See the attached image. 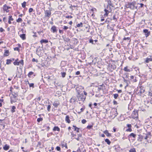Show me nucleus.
Segmentation results:
<instances>
[{
    "label": "nucleus",
    "instance_id": "nucleus-1",
    "mask_svg": "<svg viewBox=\"0 0 152 152\" xmlns=\"http://www.w3.org/2000/svg\"><path fill=\"white\" fill-rule=\"evenodd\" d=\"M136 4V2L135 1H132L128 2L127 4H126V7L127 8H130L132 10H134L135 8L136 9H137V7H135V5Z\"/></svg>",
    "mask_w": 152,
    "mask_h": 152
},
{
    "label": "nucleus",
    "instance_id": "nucleus-2",
    "mask_svg": "<svg viewBox=\"0 0 152 152\" xmlns=\"http://www.w3.org/2000/svg\"><path fill=\"white\" fill-rule=\"evenodd\" d=\"M63 40L64 42L69 41L71 44L75 45L77 44L78 42L77 39H64Z\"/></svg>",
    "mask_w": 152,
    "mask_h": 152
},
{
    "label": "nucleus",
    "instance_id": "nucleus-3",
    "mask_svg": "<svg viewBox=\"0 0 152 152\" xmlns=\"http://www.w3.org/2000/svg\"><path fill=\"white\" fill-rule=\"evenodd\" d=\"M14 94H12L10 97V102L11 104L15 103L17 101V99H16V97L18 96V94L17 93H15L14 92Z\"/></svg>",
    "mask_w": 152,
    "mask_h": 152
},
{
    "label": "nucleus",
    "instance_id": "nucleus-4",
    "mask_svg": "<svg viewBox=\"0 0 152 152\" xmlns=\"http://www.w3.org/2000/svg\"><path fill=\"white\" fill-rule=\"evenodd\" d=\"M77 97L79 101H81L83 102L85 100L86 98V96L84 95L83 93L78 94L77 95Z\"/></svg>",
    "mask_w": 152,
    "mask_h": 152
},
{
    "label": "nucleus",
    "instance_id": "nucleus-5",
    "mask_svg": "<svg viewBox=\"0 0 152 152\" xmlns=\"http://www.w3.org/2000/svg\"><path fill=\"white\" fill-rule=\"evenodd\" d=\"M132 117L134 119H135L138 118V110H134L132 112Z\"/></svg>",
    "mask_w": 152,
    "mask_h": 152
},
{
    "label": "nucleus",
    "instance_id": "nucleus-6",
    "mask_svg": "<svg viewBox=\"0 0 152 152\" xmlns=\"http://www.w3.org/2000/svg\"><path fill=\"white\" fill-rule=\"evenodd\" d=\"M83 88L81 86L77 87L76 88L75 90L77 92V94L82 93L81 92H82Z\"/></svg>",
    "mask_w": 152,
    "mask_h": 152
},
{
    "label": "nucleus",
    "instance_id": "nucleus-7",
    "mask_svg": "<svg viewBox=\"0 0 152 152\" xmlns=\"http://www.w3.org/2000/svg\"><path fill=\"white\" fill-rule=\"evenodd\" d=\"M143 33L145 35L146 37H148L150 34V31H149L147 29H144L143 30Z\"/></svg>",
    "mask_w": 152,
    "mask_h": 152
},
{
    "label": "nucleus",
    "instance_id": "nucleus-8",
    "mask_svg": "<svg viewBox=\"0 0 152 152\" xmlns=\"http://www.w3.org/2000/svg\"><path fill=\"white\" fill-rule=\"evenodd\" d=\"M45 16L50 18L51 15V12L49 10H45Z\"/></svg>",
    "mask_w": 152,
    "mask_h": 152
},
{
    "label": "nucleus",
    "instance_id": "nucleus-9",
    "mask_svg": "<svg viewBox=\"0 0 152 152\" xmlns=\"http://www.w3.org/2000/svg\"><path fill=\"white\" fill-rule=\"evenodd\" d=\"M42 51V49L39 46L37 48L36 51V53L38 55H40Z\"/></svg>",
    "mask_w": 152,
    "mask_h": 152
},
{
    "label": "nucleus",
    "instance_id": "nucleus-10",
    "mask_svg": "<svg viewBox=\"0 0 152 152\" xmlns=\"http://www.w3.org/2000/svg\"><path fill=\"white\" fill-rule=\"evenodd\" d=\"M50 31L53 33H56L57 32L58 29L57 28V27L55 26H53L51 27Z\"/></svg>",
    "mask_w": 152,
    "mask_h": 152
},
{
    "label": "nucleus",
    "instance_id": "nucleus-11",
    "mask_svg": "<svg viewBox=\"0 0 152 152\" xmlns=\"http://www.w3.org/2000/svg\"><path fill=\"white\" fill-rule=\"evenodd\" d=\"M149 57L150 58L147 57L145 59V62L146 63H148L150 61H152V56H150Z\"/></svg>",
    "mask_w": 152,
    "mask_h": 152
},
{
    "label": "nucleus",
    "instance_id": "nucleus-12",
    "mask_svg": "<svg viewBox=\"0 0 152 152\" xmlns=\"http://www.w3.org/2000/svg\"><path fill=\"white\" fill-rule=\"evenodd\" d=\"M140 89L139 91V92H138V94L140 95L141 94L144 93L145 91V89H144L143 87L141 86L140 88Z\"/></svg>",
    "mask_w": 152,
    "mask_h": 152
},
{
    "label": "nucleus",
    "instance_id": "nucleus-13",
    "mask_svg": "<svg viewBox=\"0 0 152 152\" xmlns=\"http://www.w3.org/2000/svg\"><path fill=\"white\" fill-rule=\"evenodd\" d=\"M10 7L7 6L6 4L4 5L3 7L4 10L6 11L7 12H9V10H8V9H10Z\"/></svg>",
    "mask_w": 152,
    "mask_h": 152
},
{
    "label": "nucleus",
    "instance_id": "nucleus-14",
    "mask_svg": "<svg viewBox=\"0 0 152 152\" xmlns=\"http://www.w3.org/2000/svg\"><path fill=\"white\" fill-rule=\"evenodd\" d=\"M60 104V102L58 101H56L53 103V105L55 107L57 108Z\"/></svg>",
    "mask_w": 152,
    "mask_h": 152
},
{
    "label": "nucleus",
    "instance_id": "nucleus-15",
    "mask_svg": "<svg viewBox=\"0 0 152 152\" xmlns=\"http://www.w3.org/2000/svg\"><path fill=\"white\" fill-rule=\"evenodd\" d=\"M104 133L107 137H110L111 136V134L109 133L107 130H106L104 132Z\"/></svg>",
    "mask_w": 152,
    "mask_h": 152
},
{
    "label": "nucleus",
    "instance_id": "nucleus-16",
    "mask_svg": "<svg viewBox=\"0 0 152 152\" xmlns=\"http://www.w3.org/2000/svg\"><path fill=\"white\" fill-rule=\"evenodd\" d=\"M104 86H104L103 84H102V85H100L99 86V87L97 89L98 92L97 93H99V91L101 90H103V86Z\"/></svg>",
    "mask_w": 152,
    "mask_h": 152
},
{
    "label": "nucleus",
    "instance_id": "nucleus-17",
    "mask_svg": "<svg viewBox=\"0 0 152 152\" xmlns=\"http://www.w3.org/2000/svg\"><path fill=\"white\" fill-rule=\"evenodd\" d=\"M10 148V146L7 144H5L3 147V148L4 150L7 151L9 150Z\"/></svg>",
    "mask_w": 152,
    "mask_h": 152
},
{
    "label": "nucleus",
    "instance_id": "nucleus-18",
    "mask_svg": "<svg viewBox=\"0 0 152 152\" xmlns=\"http://www.w3.org/2000/svg\"><path fill=\"white\" fill-rule=\"evenodd\" d=\"M53 131H57L59 132L60 131V129L58 126H55L53 129Z\"/></svg>",
    "mask_w": 152,
    "mask_h": 152
},
{
    "label": "nucleus",
    "instance_id": "nucleus-19",
    "mask_svg": "<svg viewBox=\"0 0 152 152\" xmlns=\"http://www.w3.org/2000/svg\"><path fill=\"white\" fill-rule=\"evenodd\" d=\"M77 152H86V150L85 149L83 148L80 149L79 148H78L77 151Z\"/></svg>",
    "mask_w": 152,
    "mask_h": 152
},
{
    "label": "nucleus",
    "instance_id": "nucleus-20",
    "mask_svg": "<svg viewBox=\"0 0 152 152\" xmlns=\"http://www.w3.org/2000/svg\"><path fill=\"white\" fill-rule=\"evenodd\" d=\"M43 128H44V130H47V131H48L50 129L49 126H48L47 124H45L43 126Z\"/></svg>",
    "mask_w": 152,
    "mask_h": 152
},
{
    "label": "nucleus",
    "instance_id": "nucleus-21",
    "mask_svg": "<svg viewBox=\"0 0 152 152\" xmlns=\"http://www.w3.org/2000/svg\"><path fill=\"white\" fill-rule=\"evenodd\" d=\"M65 121L68 123H70L71 121L69 119V116L66 115V116L65 118Z\"/></svg>",
    "mask_w": 152,
    "mask_h": 152
},
{
    "label": "nucleus",
    "instance_id": "nucleus-22",
    "mask_svg": "<svg viewBox=\"0 0 152 152\" xmlns=\"http://www.w3.org/2000/svg\"><path fill=\"white\" fill-rule=\"evenodd\" d=\"M138 137L137 138V140L141 142L142 141V139L143 138V136L142 135H138Z\"/></svg>",
    "mask_w": 152,
    "mask_h": 152
},
{
    "label": "nucleus",
    "instance_id": "nucleus-23",
    "mask_svg": "<svg viewBox=\"0 0 152 152\" xmlns=\"http://www.w3.org/2000/svg\"><path fill=\"white\" fill-rule=\"evenodd\" d=\"M136 136V135L134 133H131L128 136V137L129 138H130L131 137H132L133 138H135Z\"/></svg>",
    "mask_w": 152,
    "mask_h": 152
},
{
    "label": "nucleus",
    "instance_id": "nucleus-24",
    "mask_svg": "<svg viewBox=\"0 0 152 152\" xmlns=\"http://www.w3.org/2000/svg\"><path fill=\"white\" fill-rule=\"evenodd\" d=\"M97 41L98 40H95L94 41L92 39H90L89 40V42L92 44H95Z\"/></svg>",
    "mask_w": 152,
    "mask_h": 152
},
{
    "label": "nucleus",
    "instance_id": "nucleus-25",
    "mask_svg": "<svg viewBox=\"0 0 152 152\" xmlns=\"http://www.w3.org/2000/svg\"><path fill=\"white\" fill-rule=\"evenodd\" d=\"M48 42V40L47 39H42L40 41V42L41 44L43 43L45 44Z\"/></svg>",
    "mask_w": 152,
    "mask_h": 152
},
{
    "label": "nucleus",
    "instance_id": "nucleus-26",
    "mask_svg": "<svg viewBox=\"0 0 152 152\" xmlns=\"http://www.w3.org/2000/svg\"><path fill=\"white\" fill-rule=\"evenodd\" d=\"M128 66L125 67L124 69V70L125 72H130L131 71L130 69H128Z\"/></svg>",
    "mask_w": 152,
    "mask_h": 152
},
{
    "label": "nucleus",
    "instance_id": "nucleus-27",
    "mask_svg": "<svg viewBox=\"0 0 152 152\" xmlns=\"http://www.w3.org/2000/svg\"><path fill=\"white\" fill-rule=\"evenodd\" d=\"M16 108L15 106H12V109H11V112L12 113H13L15 112V110Z\"/></svg>",
    "mask_w": 152,
    "mask_h": 152
},
{
    "label": "nucleus",
    "instance_id": "nucleus-28",
    "mask_svg": "<svg viewBox=\"0 0 152 152\" xmlns=\"http://www.w3.org/2000/svg\"><path fill=\"white\" fill-rule=\"evenodd\" d=\"M4 55L5 56H8L9 55V51L8 50H5Z\"/></svg>",
    "mask_w": 152,
    "mask_h": 152
},
{
    "label": "nucleus",
    "instance_id": "nucleus-29",
    "mask_svg": "<svg viewBox=\"0 0 152 152\" xmlns=\"http://www.w3.org/2000/svg\"><path fill=\"white\" fill-rule=\"evenodd\" d=\"M124 75L127 79H129V74L127 73H125L124 74Z\"/></svg>",
    "mask_w": 152,
    "mask_h": 152
},
{
    "label": "nucleus",
    "instance_id": "nucleus-30",
    "mask_svg": "<svg viewBox=\"0 0 152 152\" xmlns=\"http://www.w3.org/2000/svg\"><path fill=\"white\" fill-rule=\"evenodd\" d=\"M73 127H74V130L75 131H76L77 132H79V128L77 127L76 126L73 125Z\"/></svg>",
    "mask_w": 152,
    "mask_h": 152
},
{
    "label": "nucleus",
    "instance_id": "nucleus-31",
    "mask_svg": "<svg viewBox=\"0 0 152 152\" xmlns=\"http://www.w3.org/2000/svg\"><path fill=\"white\" fill-rule=\"evenodd\" d=\"M110 67L111 69H113V70L115 69L116 68V65L113 64H112L111 65Z\"/></svg>",
    "mask_w": 152,
    "mask_h": 152
},
{
    "label": "nucleus",
    "instance_id": "nucleus-32",
    "mask_svg": "<svg viewBox=\"0 0 152 152\" xmlns=\"http://www.w3.org/2000/svg\"><path fill=\"white\" fill-rule=\"evenodd\" d=\"M6 64L7 65H9L11 64L12 62V61L10 59H7L6 60Z\"/></svg>",
    "mask_w": 152,
    "mask_h": 152
},
{
    "label": "nucleus",
    "instance_id": "nucleus-33",
    "mask_svg": "<svg viewBox=\"0 0 152 152\" xmlns=\"http://www.w3.org/2000/svg\"><path fill=\"white\" fill-rule=\"evenodd\" d=\"M105 142L108 144V145H110L111 143V142L108 139H106L105 140Z\"/></svg>",
    "mask_w": 152,
    "mask_h": 152
},
{
    "label": "nucleus",
    "instance_id": "nucleus-34",
    "mask_svg": "<svg viewBox=\"0 0 152 152\" xmlns=\"http://www.w3.org/2000/svg\"><path fill=\"white\" fill-rule=\"evenodd\" d=\"M26 3V2L24 1L22 4V6L23 8H24L25 7Z\"/></svg>",
    "mask_w": 152,
    "mask_h": 152
},
{
    "label": "nucleus",
    "instance_id": "nucleus-35",
    "mask_svg": "<svg viewBox=\"0 0 152 152\" xmlns=\"http://www.w3.org/2000/svg\"><path fill=\"white\" fill-rule=\"evenodd\" d=\"M61 75L62 77H64L66 76V73L64 72H62L61 73Z\"/></svg>",
    "mask_w": 152,
    "mask_h": 152
},
{
    "label": "nucleus",
    "instance_id": "nucleus-36",
    "mask_svg": "<svg viewBox=\"0 0 152 152\" xmlns=\"http://www.w3.org/2000/svg\"><path fill=\"white\" fill-rule=\"evenodd\" d=\"M13 63L15 65H19V61H15L14 62H13Z\"/></svg>",
    "mask_w": 152,
    "mask_h": 152
},
{
    "label": "nucleus",
    "instance_id": "nucleus-37",
    "mask_svg": "<svg viewBox=\"0 0 152 152\" xmlns=\"http://www.w3.org/2000/svg\"><path fill=\"white\" fill-rule=\"evenodd\" d=\"M83 24L82 22L80 23H78L77 25V26L78 27H82L83 26Z\"/></svg>",
    "mask_w": 152,
    "mask_h": 152
},
{
    "label": "nucleus",
    "instance_id": "nucleus-38",
    "mask_svg": "<svg viewBox=\"0 0 152 152\" xmlns=\"http://www.w3.org/2000/svg\"><path fill=\"white\" fill-rule=\"evenodd\" d=\"M123 78H124V82L126 83V86H128V84L127 81H128L129 80H128V79H125L124 77H123Z\"/></svg>",
    "mask_w": 152,
    "mask_h": 152
},
{
    "label": "nucleus",
    "instance_id": "nucleus-39",
    "mask_svg": "<svg viewBox=\"0 0 152 152\" xmlns=\"http://www.w3.org/2000/svg\"><path fill=\"white\" fill-rule=\"evenodd\" d=\"M20 37L21 38H25L26 34H23L20 35Z\"/></svg>",
    "mask_w": 152,
    "mask_h": 152
},
{
    "label": "nucleus",
    "instance_id": "nucleus-40",
    "mask_svg": "<svg viewBox=\"0 0 152 152\" xmlns=\"http://www.w3.org/2000/svg\"><path fill=\"white\" fill-rule=\"evenodd\" d=\"M28 83L30 87H32L33 88L34 87V84L33 83H29V82L28 81Z\"/></svg>",
    "mask_w": 152,
    "mask_h": 152
},
{
    "label": "nucleus",
    "instance_id": "nucleus-41",
    "mask_svg": "<svg viewBox=\"0 0 152 152\" xmlns=\"http://www.w3.org/2000/svg\"><path fill=\"white\" fill-rule=\"evenodd\" d=\"M22 21V20L21 18H19L16 20L17 22L18 23L21 22Z\"/></svg>",
    "mask_w": 152,
    "mask_h": 152
},
{
    "label": "nucleus",
    "instance_id": "nucleus-42",
    "mask_svg": "<svg viewBox=\"0 0 152 152\" xmlns=\"http://www.w3.org/2000/svg\"><path fill=\"white\" fill-rule=\"evenodd\" d=\"M43 119L42 118H38L37 119V121L38 122H39L40 121H42Z\"/></svg>",
    "mask_w": 152,
    "mask_h": 152
},
{
    "label": "nucleus",
    "instance_id": "nucleus-43",
    "mask_svg": "<svg viewBox=\"0 0 152 152\" xmlns=\"http://www.w3.org/2000/svg\"><path fill=\"white\" fill-rule=\"evenodd\" d=\"M113 95L115 99H117L118 96V95L117 94H114Z\"/></svg>",
    "mask_w": 152,
    "mask_h": 152
},
{
    "label": "nucleus",
    "instance_id": "nucleus-44",
    "mask_svg": "<svg viewBox=\"0 0 152 152\" xmlns=\"http://www.w3.org/2000/svg\"><path fill=\"white\" fill-rule=\"evenodd\" d=\"M34 74V72H29L28 74V76L29 77H30L31 75H32Z\"/></svg>",
    "mask_w": 152,
    "mask_h": 152
},
{
    "label": "nucleus",
    "instance_id": "nucleus-45",
    "mask_svg": "<svg viewBox=\"0 0 152 152\" xmlns=\"http://www.w3.org/2000/svg\"><path fill=\"white\" fill-rule=\"evenodd\" d=\"M129 152H136V150L134 148H133L129 150Z\"/></svg>",
    "mask_w": 152,
    "mask_h": 152
},
{
    "label": "nucleus",
    "instance_id": "nucleus-46",
    "mask_svg": "<svg viewBox=\"0 0 152 152\" xmlns=\"http://www.w3.org/2000/svg\"><path fill=\"white\" fill-rule=\"evenodd\" d=\"M138 4H140V6L139 7L142 8L143 7V6H144V4L142 3H138ZM145 6L146 7V5H145Z\"/></svg>",
    "mask_w": 152,
    "mask_h": 152
},
{
    "label": "nucleus",
    "instance_id": "nucleus-47",
    "mask_svg": "<svg viewBox=\"0 0 152 152\" xmlns=\"http://www.w3.org/2000/svg\"><path fill=\"white\" fill-rule=\"evenodd\" d=\"M93 125H88L87 126L86 128L89 129H90L92 128L93 127Z\"/></svg>",
    "mask_w": 152,
    "mask_h": 152
},
{
    "label": "nucleus",
    "instance_id": "nucleus-48",
    "mask_svg": "<svg viewBox=\"0 0 152 152\" xmlns=\"http://www.w3.org/2000/svg\"><path fill=\"white\" fill-rule=\"evenodd\" d=\"M32 61L33 62H36L37 63L38 62V61L37 59H36L34 58H33L32 59Z\"/></svg>",
    "mask_w": 152,
    "mask_h": 152
},
{
    "label": "nucleus",
    "instance_id": "nucleus-49",
    "mask_svg": "<svg viewBox=\"0 0 152 152\" xmlns=\"http://www.w3.org/2000/svg\"><path fill=\"white\" fill-rule=\"evenodd\" d=\"M19 64H22V65H23L24 64V62H23V59L21 60L20 61H19Z\"/></svg>",
    "mask_w": 152,
    "mask_h": 152
},
{
    "label": "nucleus",
    "instance_id": "nucleus-50",
    "mask_svg": "<svg viewBox=\"0 0 152 152\" xmlns=\"http://www.w3.org/2000/svg\"><path fill=\"white\" fill-rule=\"evenodd\" d=\"M112 19L114 20L115 21H117V18H116L115 15L113 16Z\"/></svg>",
    "mask_w": 152,
    "mask_h": 152
},
{
    "label": "nucleus",
    "instance_id": "nucleus-51",
    "mask_svg": "<svg viewBox=\"0 0 152 152\" xmlns=\"http://www.w3.org/2000/svg\"><path fill=\"white\" fill-rule=\"evenodd\" d=\"M56 149L58 151H60L61 149L60 147L57 146L56 148Z\"/></svg>",
    "mask_w": 152,
    "mask_h": 152
},
{
    "label": "nucleus",
    "instance_id": "nucleus-52",
    "mask_svg": "<svg viewBox=\"0 0 152 152\" xmlns=\"http://www.w3.org/2000/svg\"><path fill=\"white\" fill-rule=\"evenodd\" d=\"M9 20L11 21H12L13 20V19L12 18V16L11 15L9 16Z\"/></svg>",
    "mask_w": 152,
    "mask_h": 152
},
{
    "label": "nucleus",
    "instance_id": "nucleus-53",
    "mask_svg": "<svg viewBox=\"0 0 152 152\" xmlns=\"http://www.w3.org/2000/svg\"><path fill=\"white\" fill-rule=\"evenodd\" d=\"M0 125L3 126V129H4L5 128V125L3 123H1L0 124Z\"/></svg>",
    "mask_w": 152,
    "mask_h": 152
},
{
    "label": "nucleus",
    "instance_id": "nucleus-54",
    "mask_svg": "<svg viewBox=\"0 0 152 152\" xmlns=\"http://www.w3.org/2000/svg\"><path fill=\"white\" fill-rule=\"evenodd\" d=\"M50 108H51V106L50 105H48V107H47V110L49 112L50 111Z\"/></svg>",
    "mask_w": 152,
    "mask_h": 152
},
{
    "label": "nucleus",
    "instance_id": "nucleus-55",
    "mask_svg": "<svg viewBox=\"0 0 152 152\" xmlns=\"http://www.w3.org/2000/svg\"><path fill=\"white\" fill-rule=\"evenodd\" d=\"M126 131H127V132H131L132 131V130L131 129V128H128V129H127L126 130Z\"/></svg>",
    "mask_w": 152,
    "mask_h": 152
},
{
    "label": "nucleus",
    "instance_id": "nucleus-56",
    "mask_svg": "<svg viewBox=\"0 0 152 152\" xmlns=\"http://www.w3.org/2000/svg\"><path fill=\"white\" fill-rule=\"evenodd\" d=\"M86 122V121L84 119H83L82 120V122L83 124H85Z\"/></svg>",
    "mask_w": 152,
    "mask_h": 152
},
{
    "label": "nucleus",
    "instance_id": "nucleus-57",
    "mask_svg": "<svg viewBox=\"0 0 152 152\" xmlns=\"http://www.w3.org/2000/svg\"><path fill=\"white\" fill-rule=\"evenodd\" d=\"M14 50L15 51H19V49L18 47H15L14 48Z\"/></svg>",
    "mask_w": 152,
    "mask_h": 152
},
{
    "label": "nucleus",
    "instance_id": "nucleus-58",
    "mask_svg": "<svg viewBox=\"0 0 152 152\" xmlns=\"http://www.w3.org/2000/svg\"><path fill=\"white\" fill-rule=\"evenodd\" d=\"M126 126L128 128H131L132 127V126L131 124H127Z\"/></svg>",
    "mask_w": 152,
    "mask_h": 152
},
{
    "label": "nucleus",
    "instance_id": "nucleus-59",
    "mask_svg": "<svg viewBox=\"0 0 152 152\" xmlns=\"http://www.w3.org/2000/svg\"><path fill=\"white\" fill-rule=\"evenodd\" d=\"M4 31H4V29H3V28H2V27L0 28V31L1 32H4Z\"/></svg>",
    "mask_w": 152,
    "mask_h": 152
},
{
    "label": "nucleus",
    "instance_id": "nucleus-60",
    "mask_svg": "<svg viewBox=\"0 0 152 152\" xmlns=\"http://www.w3.org/2000/svg\"><path fill=\"white\" fill-rule=\"evenodd\" d=\"M148 95L151 96H152V91H149L148 92Z\"/></svg>",
    "mask_w": 152,
    "mask_h": 152
},
{
    "label": "nucleus",
    "instance_id": "nucleus-61",
    "mask_svg": "<svg viewBox=\"0 0 152 152\" xmlns=\"http://www.w3.org/2000/svg\"><path fill=\"white\" fill-rule=\"evenodd\" d=\"M33 9L32 8H30L29 9V13L31 12H32Z\"/></svg>",
    "mask_w": 152,
    "mask_h": 152
},
{
    "label": "nucleus",
    "instance_id": "nucleus-62",
    "mask_svg": "<svg viewBox=\"0 0 152 152\" xmlns=\"http://www.w3.org/2000/svg\"><path fill=\"white\" fill-rule=\"evenodd\" d=\"M80 74V72L79 71H77L76 72L75 75H79Z\"/></svg>",
    "mask_w": 152,
    "mask_h": 152
},
{
    "label": "nucleus",
    "instance_id": "nucleus-63",
    "mask_svg": "<svg viewBox=\"0 0 152 152\" xmlns=\"http://www.w3.org/2000/svg\"><path fill=\"white\" fill-rule=\"evenodd\" d=\"M68 27L67 26H64V27L63 29L64 30H66L67 29H68Z\"/></svg>",
    "mask_w": 152,
    "mask_h": 152
},
{
    "label": "nucleus",
    "instance_id": "nucleus-64",
    "mask_svg": "<svg viewBox=\"0 0 152 152\" xmlns=\"http://www.w3.org/2000/svg\"><path fill=\"white\" fill-rule=\"evenodd\" d=\"M8 152H16V151H14V150H10Z\"/></svg>",
    "mask_w": 152,
    "mask_h": 152
}]
</instances>
